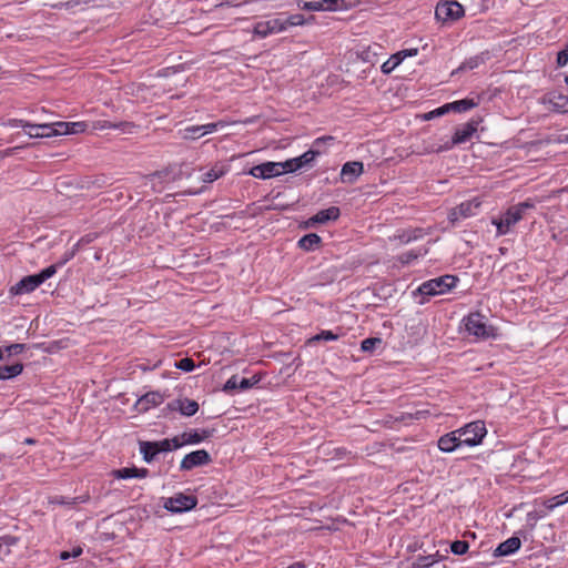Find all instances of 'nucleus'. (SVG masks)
<instances>
[{"instance_id":"393cba45","label":"nucleus","mask_w":568,"mask_h":568,"mask_svg":"<svg viewBox=\"0 0 568 568\" xmlns=\"http://www.w3.org/2000/svg\"><path fill=\"white\" fill-rule=\"evenodd\" d=\"M22 371L23 365L21 363L0 366V381L17 377L22 373Z\"/></svg>"},{"instance_id":"864d4df0","label":"nucleus","mask_w":568,"mask_h":568,"mask_svg":"<svg viewBox=\"0 0 568 568\" xmlns=\"http://www.w3.org/2000/svg\"><path fill=\"white\" fill-rule=\"evenodd\" d=\"M81 554H82V548L81 547H77L71 552L70 551H62L60 554V559L61 560H68L71 557H73V558L79 557Z\"/></svg>"},{"instance_id":"de8ad7c7","label":"nucleus","mask_w":568,"mask_h":568,"mask_svg":"<svg viewBox=\"0 0 568 568\" xmlns=\"http://www.w3.org/2000/svg\"><path fill=\"white\" fill-rule=\"evenodd\" d=\"M26 348V345L24 344H20V343H16V344H10L8 346H6L3 349V353L7 352L8 355H17V354H20L24 351Z\"/></svg>"},{"instance_id":"4d7b16f0","label":"nucleus","mask_w":568,"mask_h":568,"mask_svg":"<svg viewBox=\"0 0 568 568\" xmlns=\"http://www.w3.org/2000/svg\"><path fill=\"white\" fill-rule=\"evenodd\" d=\"M568 63V51L567 48L562 49L557 54V65L565 67Z\"/></svg>"},{"instance_id":"8fccbe9b","label":"nucleus","mask_w":568,"mask_h":568,"mask_svg":"<svg viewBox=\"0 0 568 568\" xmlns=\"http://www.w3.org/2000/svg\"><path fill=\"white\" fill-rule=\"evenodd\" d=\"M239 383H240V381H239L237 376L233 375L226 381L223 389L225 392H232L235 389H240Z\"/></svg>"},{"instance_id":"69168bd1","label":"nucleus","mask_w":568,"mask_h":568,"mask_svg":"<svg viewBox=\"0 0 568 568\" xmlns=\"http://www.w3.org/2000/svg\"><path fill=\"white\" fill-rule=\"evenodd\" d=\"M286 568H306V565L303 561H296L287 566Z\"/></svg>"},{"instance_id":"0eeeda50","label":"nucleus","mask_w":568,"mask_h":568,"mask_svg":"<svg viewBox=\"0 0 568 568\" xmlns=\"http://www.w3.org/2000/svg\"><path fill=\"white\" fill-rule=\"evenodd\" d=\"M196 504L197 498L194 495H185L179 493L172 497L166 498L163 506L171 513L181 514L193 509Z\"/></svg>"},{"instance_id":"f8f14e48","label":"nucleus","mask_w":568,"mask_h":568,"mask_svg":"<svg viewBox=\"0 0 568 568\" xmlns=\"http://www.w3.org/2000/svg\"><path fill=\"white\" fill-rule=\"evenodd\" d=\"M211 463V456L205 449H199L186 454L181 460V470H191Z\"/></svg>"},{"instance_id":"a878e982","label":"nucleus","mask_w":568,"mask_h":568,"mask_svg":"<svg viewBox=\"0 0 568 568\" xmlns=\"http://www.w3.org/2000/svg\"><path fill=\"white\" fill-rule=\"evenodd\" d=\"M227 172V166L224 164H215L213 168H211L207 172L203 174V182L205 183H212L215 180L220 179Z\"/></svg>"},{"instance_id":"e2e57ef3","label":"nucleus","mask_w":568,"mask_h":568,"mask_svg":"<svg viewBox=\"0 0 568 568\" xmlns=\"http://www.w3.org/2000/svg\"><path fill=\"white\" fill-rule=\"evenodd\" d=\"M1 540L7 544V545H14L17 544L18 539L16 537H12V536H4L1 538Z\"/></svg>"},{"instance_id":"09e8293b","label":"nucleus","mask_w":568,"mask_h":568,"mask_svg":"<svg viewBox=\"0 0 568 568\" xmlns=\"http://www.w3.org/2000/svg\"><path fill=\"white\" fill-rule=\"evenodd\" d=\"M53 130L54 136L69 134V122H54Z\"/></svg>"},{"instance_id":"cd10ccee","label":"nucleus","mask_w":568,"mask_h":568,"mask_svg":"<svg viewBox=\"0 0 568 568\" xmlns=\"http://www.w3.org/2000/svg\"><path fill=\"white\" fill-rule=\"evenodd\" d=\"M403 62L398 52L394 53L388 58L381 67V71L384 74H390L400 63Z\"/></svg>"},{"instance_id":"4be33fe9","label":"nucleus","mask_w":568,"mask_h":568,"mask_svg":"<svg viewBox=\"0 0 568 568\" xmlns=\"http://www.w3.org/2000/svg\"><path fill=\"white\" fill-rule=\"evenodd\" d=\"M172 409L179 410L184 416H193L199 410V404L194 399L182 398L178 399L171 405Z\"/></svg>"},{"instance_id":"7ed1b4c3","label":"nucleus","mask_w":568,"mask_h":568,"mask_svg":"<svg viewBox=\"0 0 568 568\" xmlns=\"http://www.w3.org/2000/svg\"><path fill=\"white\" fill-rule=\"evenodd\" d=\"M58 271L57 265H50L38 274L28 275L13 285L10 292L14 295H22L33 292L42 283L52 277Z\"/></svg>"},{"instance_id":"37998d69","label":"nucleus","mask_w":568,"mask_h":568,"mask_svg":"<svg viewBox=\"0 0 568 568\" xmlns=\"http://www.w3.org/2000/svg\"><path fill=\"white\" fill-rule=\"evenodd\" d=\"M175 367L183 372H192L195 368V363L190 357H184L175 363Z\"/></svg>"},{"instance_id":"ddd939ff","label":"nucleus","mask_w":568,"mask_h":568,"mask_svg":"<svg viewBox=\"0 0 568 568\" xmlns=\"http://www.w3.org/2000/svg\"><path fill=\"white\" fill-rule=\"evenodd\" d=\"M284 31V24L282 23V19L274 18L266 21H258L255 23L253 28L254 36L264 39L271 34H275Z\"/></svg>"},{"instance_id":"423d86ee","label":"nucleus","mask_w":568,"mask_h":568,"mask_svg":"<svg viewBox=\"0 0 568 568\" xmlns=\"http://www.w3.org/2000/svg\"><path fill=\"white\" fill-rule=\"evenodd\" d=\"M465 326L467 332L476 337L489 338L495 336L494 328L486 324L485 317L478 312L471 313L466 317Z\"/></svg>"},{"instance_id":"aec40b11","label":"nucleus","mask_w":568,"mask_h":568,"mask_svg":"<svg viewBox=\"0 0 568 568\" xmlns=\"http://www.w3.org/2000/svg\"><path fill=\"white\" fill-rule=\"evenodd\" d=\"M118 479L145 478L149 476L148 468L124 467L112 471Z\"/></svg>"},{"instance_id":"a18cd8bd","label":"nucleus","mask_w":568,"mask_h":568,"mask_svg":"<svg viewBox=\"0 0 568 568\" xmlns=\"http://www.w3.org/2000/svg\"><path fill=\"white\" fill-rule=\"evenodd\" d=\"M260 381H261V377H258L256 375L253 376L252 378H241L240 383H239L240 389H242V390L248 389V388L253 387L254 385H256Z\"/></svg>"},{"instance_id":"9b49d317","label":"nucleus","mask_w":568,"mask_h":568,"mask_svg":"<svg viewBox=\"0 0 568 568\" xmlns=\"http://www.w3.org/2000/svg\"><path fill=\"white\" fill-rule=\"evenodd\" d=\"M547 110L558 113L568 112V97L560 92H549L540 99Z\"/></svg>"},{"instance_id":"bb28decb","label":"nucleus","mask_w":568,"mask_h":568,"mask_svg":"<svg viewBox=\"0 0 568 568\" xmlns=\"http://www.w3.org/2000/svg\"><path fill=\"white\" fill-rule=\"evenodd\" d=\"M477 105L478 102L475 101L474 99H462L449 103L452 111L458 113L469 111Z\"/></svg>"},{"instance_id":"79ce46f5","label":"nucleus","mask_w":568,"mask_h":568,"mask_svg":"<svg viewBox=\"0 0 568 568\" xmlns=\"http://www.w3.org/2000/svg\"><path fill=\"white\" fill-rule=\"evenodd\" d=\"M16 126H20L30 136V132H41V124H33L24 120L17 121Z\"/></svg>"},{"instance_id":"a211bd4d","label":"nucleus","mask_w":568,"mask_h":568,"mask_svg":"<svg viewBox=\"0 0 568 568\" xmlns=\"http://www.w3.org/2000/svg\"><path fill=\"white\" fill-rule=\"evenodd\" d=\"M364 172V165L359 161L346 162L341 170L343 182L353 183Z\"/></svg>"},{"instance_id":"3c124183","label":"nucleus","mask_w":568,"mask_h":568,"mask_svg":"<svg viewBox=\"0 0 568 568\" xmlns=\"http://www.w3.org/2000/svg\"><path fill=\"white\" fill-rule=\"evenodd\" d=\"M248 173L256 179H265L264 163L253 166Z\"/></svg>"},{"instance_id":"13d9d810","label":"nucleus","mask_w":568,"mask_h":568,"mask_svg":"<svg viewBox=\"0 0 568 568\" xmlns=\"http://www.w3.org/2000/svg\"><path fill=\"white\" fill-rule=\"evenodd\" d=\"M398 54H400V58L404 61V59H406L408 57L417 55L418 54V49L417 48H413V49L400 50V51H398Z\"/></svg>"},{"instance_id":"f03ea898","label":"nucleus","mask_w":568,"mask_h":568,"mask_svg":"<svg viewBox=\"0 0 568 568\" xmlns=\"http://www.w3.org/2000/svg\"><path fill=\"white\" fill-rule=\"evenodd\" d=\"M459 278L455 275L446 274L436 278L423 282L416 290L415 294L418 293L426 297L436 296L448 293L456 287Z\"/></svg>"},{"instance_id":"dca6fc26","label":"nucleus","mask_w":568,"mask_h":568,"mask_svg":"<svg viewBox=\"0 0 568 568\" xmlns=\"http://www.w3.org/2000/svg\"><path fill=\"white\" fill-rule=\"evenodd\" d=\"M163 402L164 396L160 392L153 390L141 396L136 402V407L140 412H148L161 405Z\"/></svg>"},{"instance_id":"774afa93","label":"nucleus","mask_w":568,"mask_h":568,"mask_svg":"<svg viewBox=\"0 0 568 568\" xmlns=\"http://www.w3.org/2000/svg\"><path fill=\"white\" fill-rule=\"evenodd\" d=\"M23 443L27 444V445H36L37 440L34 438L28 437V438L24 439Z\"/></svg>"},{"instance_id":"7c9ffc66","label":"nucleus","mask_w":568,"mask_h":568,"mask_svg":"<svg viewBox=\"0 0 568 568\" xmlns=\"http://www.w3.org/2000/svg\"><path fill=\"white\" fill-rule=\"evenodd\" d=\"M427 251L424 250H412V251H407V252H404L402 253L399 256H398V261L402 263V264H409L412 263L413 261H415L416 258H418L419 256L426 254Z\"/></svg>"},{"instance_id":"f257e3e1","label":"nucleus","mask_w":568,"mask_h":568,"mask_svg":"<svg viewBox=\"0 0 568 568\" xmlns=\"http://www.w3.org/2000/svg\"><path fill=\"white\" fill-rule=\"evenodd\" d=\"M534 207V203L527 200L509 206L499 219H493L491 223L496 226V235L503 236L510 233L513 227L524 219L527 210Z\"/></svg>"},{"instance_id":"c9c22d12","label":"nucleus","mask_w":568,"mask_h":568,"mask_svg":"<svg viewBox=\"0 0 568 568\" xmlns=\"http://www.w3.org/2000/svg\"><path fill=\"white\" fill-rule=\"evenodd\" d=\"M54 136L53 123L41 124V132H30V138H51Z\"/></svg>"},{"instance_id":"20e7f679","label":"nucleus","mask_w":568,"mask_h":568,"mask_svg":"<svg viewBox=\"0 0 568 568\" xmlns=\"http://www.w3.org/2000/svg\"><path fill=\"white\" fill-rule=\"evenodd\" d=\"M464 446L474 447L483 443L487 435V428L484 420H475L456 429Z\"/></svg>"},{"instance_id":"6e6d98bb","label":"nucleus","mask_w":568,"mask_h":568,"mask_svg":"<svg viewBox=\"0 0 568 568\" xmlns=\"http://www.w3.org/2000/svg\"><path fill=\"white\" fill-rule=\"evenodd\" d=\"M568 63V51L567 48L562 49L557 54V65L565 67Z\"/></svg>"},{"instance_id":"603ef678","label":"nucleus","mask_w":568,"mask_h":568,"mask_svg":"<svg viewBox=\"0 0 568 568\" xmlns=\"http://www.w3.org/2000/svg\"><path fill=\"white\" fill-rule=\"evenodd\" d=\"M560 499V494L557 495V496H554L551 498H548L544 501V505L546 506L547 509L549 510H552L554 508L560 506V505H564V503H559L558 500Z\"/></svg>"},{"instance_id":"72a5a7b5","label":"nucleus","mask_w":568,"mask_h":568,"mask_svg":"<svg viewBox=\"0 0 568 568\" xmlns=\"http://www.w3.org/2000/svg\"><path fill=\"white\" fill-rule=\"evenodd\" d=\"M282 23L284 24V31L288 27L303 26L305 23V18L303 14L296 13L290 16L287 19H282Z\"/></svg>"},{"instance_id":"f3484780","label":"nucleus","mask_w":568,"mask_h":568,"mask_svg":"<svg viewBox=\"0 0 568 568\" xmlns=\"http://www.w3.org/2000/svg\"><path fill=\"white\" fill-rule=\"evenodd\" d=\"M437 446H438L439 450H442L444 453H453L458 447L464 446V445L455 429L453 432H449V433L440 436L438 438Z\"/></svg>"},{"instance_id":"49530a36","label":"nucleus","mask_w":568,"mask_h":568,"mask_svg":"<svg viewBox=\"0 0 568 568\" xmlns=\"http://www.w3.org/2000/svg\"><path fill=\"white\" fill-rule=\"evenodd\" d=\"M87 128L85 122H69V134L82 133Z\"/></svg>"},{"instance_id":"6e6552de","label":"nucleus","mask_w":568,"mask_h":568,"mask_svg":"<svg viewBox=\"0 0 568 568\" xmlns=\"http://www.w3.org/2000/svg\"><path fill=\"white\" fill-rule=\"evenodd\" d=\"M464 16V8L457 1L439 2L435 9V17L443 22L455 21Z\"/></svg>"},{"instance_id":"0e129e2a","label":"nucleus","mask_w":568,"mask_h":568,"mask_svg":"<svg viewBox=\"0 0 568 568\" xmlns=\"http://www.w3.org/2000/svg\"><path fill=\"white\" fill-rule=\"evenodd\" d=\"M81 4V0H69L67 1L65 3H63V6L67 8V9H72L77 6Z\"/></svg>"},{"instance_id":"412c9836","label":"nucleus","mask_w":568,"mask_h":568,"mask_svg":"<svg viewBox=\"0 0 568 568\" xmlns=\"http://www.w3.org/2000/svg\"><path fill=\"white\" fill-rule=\"evenodd\" d=\"M341 211L337 206H331L325 210L318 211L314 216L308 220V224H324L329 221H335L339 217Z\"/></svg>"},{"instance_id":"1a4fd4ad","label":"nucleus","mask_w":568,"mask_h":568,"mask_svg":"<svg viewBox=\"0 0 568 568\" xmlns=\"http://www.w3.org/2000/svg\"><path fill=\"white\" fill-rule=\"evenodd\" d=\"M480 205L481 202L478 199L462 202L458 206L450 210L448 213V219L452 223H455L460 219L474 216Z\"/></svg>"},{"instance_id":"680f3d73","label":"nucleus","mask_w":568,"mask_h":568,"mask_svg":"<svg viewBox=\"0 0 568 568\" xmlns=\"http://www.w3.org/2000/svg\"><path fill=\"white\" fill-rule=\"evenodd\" d=\"M452 111L450 106H449V103H446L444 105H442L440 108H438L435 112L438 114V115H442V114H445L447 112Z\"/></svg>"},{"instance_id":"39448f33","label":"nucleus","mask_w":568,"mask_h":568,"mask_svg":"<svg viewBox=\"0 0 568 568\" xmlns=\"http://www.w3.org/2000/svg\"><path fill=\"white\" fill-rule=\"evenodd\" d=\"M480 122V118H473L468 122L462 124L455 130L452 140L446 142L437 151H448L453 149L455 145H459L470 141L475 133L477 132Z\"/></svg>"},{"instance_id":"f704fd0d","label":"nucleus","mask_w":568,"mask_h":568,"mask_svg":"<svg viewBox=\"0 0 568 568\" xmlns=\"http://www.w3.org/2000/svg\"><path fill=\"white\" fill-rule=\"evenodd\" d=\"M423 236V231L416 229L414 231L403 232L398 235L400 243L407 244Z\"/></svg>"},{"instance_id":"ea45409f","label":"nucleus","mask_w":568,"mask_h":568,"mask_svg":"<svg viewBox=\"0 0 568 568\" xmlns=\"http://www.w3.org/2000/svg\"><path fill=\"white\" fill-rule=\"evenodd\" d=\"M298 7L306 11H323L322 1H298Z\"/></svg>"},{"instance_id":"c85d7f7f","label":"nucleus","mask_w":568,"mask_h":568,"mask_svg":"<svg viewBox=\"0 0 568 568\" xmlns=\"http://www.w3.org/2000/svg\"><path fill=\"white\" fill-rule=\"evenodd\" d=\"M264 171H265V179L278 176L285 172L283 162H265Z\"/></svg>"},{"instance_id":"2eb2a0df","label":"nucleus","mask_w":568,"mask_h":568,"mask_svg":"<svg viewBox=\"0 0 568 568\" xmlns=\"http://www.w3.org/2000/svg\"><path fill=\"white\" fill-rule=\"evenodd\" d=\"M135 128H136V125L134 123L128 122V121L114 123V122L106 121V120H98L92 123V129L95 131L113 129V130H120L123 133H133Z\"/></svg>"},{"instance_id":"bf43d9fd","label":"nucleus","mask_w":568,"mask_h":568,"mask_svg":"<svg viewBox=\"0 0 568 568\" xmlns=\"http://www.w3.org/2000/svg\"><path fill=\"white\" fill-rule=\"evenodd\" d=\"M171 442V450L172 449H178L180 447H182L184 444V440L181 438V436H175L173 437L172 439H169Z\"/></svg>"},{"instance_id":"6ab92c4d","label":"nucleus","mask_w":568,"mask_h":568,"mask_svg":"<svg viewBox=\"0 0 568 568\" xmlns=\"http://www.w3.org/2000/svg\"><path fill=\"white\" fill-rule=\"evenodd\" d=\"M521 541L518 537L513 536L507 540L500 542L494 551L495 557H504L515 554L520 549Z\"/></svg>"},{"instance_id":"473e14b6","label":"nucleus","mask_w":568,"mask_h":568,"mask_svg":"<svg viewBox=\"0 0 568 568\" xmlns=\"http://www.w3.org/2000/svg\"><path fill=\"white\" fill-rule=\"evenodd\" d=\"M201 133H202V125H190L183 130V139L195 140V139H199L204 135Z\"/></svg>"},{"instance_id":"4c0bfd02","label":"nucleus","mask_w":568,"mask_h":568,"mask_svg":"<svg viewBox=\"0 0 568 568\" xmlns=\"http://www.w3.org/2000/svg\"><path fill=\"white\" fill-rule=\"evenodd\" d=\"M469 545L465 540H455L450 545V550L455 555H464L468 551Z\"/></svg>"},{"instance_id":"c03bdc74","label":"nucleus","mask_w":568,"mask_h":568,"mask_svg":"<svg viewBox=\"0 0 568 568\" xmlns=\"http://www.w3.org/2000/svg\"><path fill=\"white\" fill-rule=\"evenodd\" d=\"M338 339V335L333 333L332 331H322L317 335L313 336L310 342L317 341H336Z\"/></svg>"},{"instance_id":"e433bc0d","label":"nucleus","mask_w":568,"mask_h":568,"mask_svg":"<svg viewBox=\"0 0 568 568\" xmlns=\"http://www.w3.org/2000/svg\"><path fill=\"white\" fill-rule=\"evenodd\" d=\"M230 123L224 121V120H220L217 122H212V123L203 124L202 125V133L201 134L205 135L207 133L215 132L219 129H223V128L227 126Z\"/></svg>"},{"instance_id":"5fc2aeb1","label":"nucleus","mask_w":568,"mask_h":568,"mask_svg":"<svg viewBox=\"0 0 568 568\" xmlns=\"http://www.w3.org/2000/svg\"><path fill=\"white\" fill-rule=\"evenodd\" d=\"M568 63V51L567 48L562 49L557 54V65L565 67Z\"/></svg>"},{"instance_id":"9d476101","label":"nucleus","mask_w":568,"mask_h":568,"mask_svg":"<svg viewBox=\"0 0 568 568\" xmlns=\"http://www.w3.org/2000/svg\"><path fill=\"white\" fill-rule=\"evenodd\" d=\"M170 450L171 442L168 438L159 442H142L140 444V453L146 463H151L158 454Z\"/></svg>"},{"instance_id":"b1692460","label":"nucleus","mask_w":568,"mask_h":568,"mask_svg":"<svg viewBox=\"0 0 568 568\" xmlns=\"http://www.w3.org/2000/svg\"><path fill=\"white\" fill-rule=\"evenodd\" d=\"M209 436H210L209 430H202L201 433L199 430H190V432H184L181 435V438L184 440L185 445H193V444H199V443L203 442Z\"/></svg>"},{"instance_id":"052dcab7","label":"nucleus","mask_w":568,"mask_h":568,"mask_svg":"<svg viewBox=\"0 0 568 568\" xmlns=\"http://www.w3.org/2000/svg\"><path fill=\"white\" fill-rule=\"evenodd\" d=\"M333 140H334V138L332 135L321 136V138H317L314 140V145L320 146L321 144L326 143L328 141H333Z\"/></svg>"},{"instance_id":"c756f323","label":"nucleus","mask_w":568,"mask_h":568,"mask_svg":"<svg viewBox=\"0 0 568 568\" xmlns=\"http://www.w3.org/2000/svg\"><path fill=\"white\" fill-rule=\"evenodd\" d=\"M439 560L438 552L428 556H418L413 562V568H429Z\"/></svg>"},{"instance_id":"2f4dec72","label":"nucleus","mask_w":568,"mask_h":568,"mask_svg":"<svg viewBox=\"0 0 568 568\" xmlns=\"http://www.w3.org/2000/svg\"><path fill=\"white\" fill-rule=\"evenodd\" d=\"M252 0H222L221 2L214 6V11L221 10L223 8H240L246 3H250Z\"/></svg>"},{"instance_id":"a19ab883","label":"nucleus","mask_w":568,"mask_h":568,"mask_svg":"<svg viewBox=\"0 0 568 568\" xmlns=\"http://www.w3.org/2000/svg\"><path fill=\"white\" fill-rule=\"evenodd\" d=\"M481 63H484V58L481 55H475L469 59H467L463 64L460 65V69H469L473 70L475 68H478Z\"/></svg>"},{"instance_id":"4468645a","label":"nucleus","mask_w":568,"mask_h":568,"mask_svg":"<svg viewBox=\"0 0 568 568\" xmlns=\"http://www.w3.org/2000/svg\"><path fill=\"white\" fill-rule=\"evenodd\" d=\"M317 155H320L318 151L308 150L297 158L288 159L283 162L284 170L290 173L296 172L305 165L311 164Z\"/></svg>"},{"instance_id":"58836bf2","label":"nucleus","mask_w":568,"mask_h":568,"mask_svg":"<svg viewBox=\"0 0 568 568\" xmlns=\"http://www.w3.org/2000/svg\"><path fill=\"white\" fill-rule=\"evenodd\" d=\"M382 339L379 337H368L365 338L361 344V349L363 352H373L376 345H379Z\"/></svg>"},{"instance_id":"5701e85b","label":"nucleus","mask_w":568,"mask_h":568,"mask_svg":"<svg viewBox=\"0 0 568 568\" xmlns=\"http://www.w3.org/2000/svg\"><path fill=\"white\" fill-rule=\"evenodd\" d=\"M322 242V239L315 234V233H310V234H306L304 235L303 237H301L298 240V247H301L302 250L304 251H314L315 248H317L320 246Z\"/></svg>"},{"instance_id":"338daca9","label":"nucleus","mask_w":568,"mask_h":568,"mask_svg":"<svg viewBox=\"0 0 568 568\" xmlns=\"http://www.w3.org/2000/svg\"><path fill=\"white\" fill-rule=\"evenodd\" d=\"M558 501L564 504L568 503V490L560 494V499Z\"/></svg>"}]
</instances>
